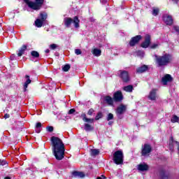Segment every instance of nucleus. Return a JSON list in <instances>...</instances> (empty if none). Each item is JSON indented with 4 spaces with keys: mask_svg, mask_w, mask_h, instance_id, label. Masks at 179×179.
Segmentation results:
<instances>
[{
    "mask_svg": "<svg viewBox=\"0 0 179 179\" xmlns=\"http://www.w3.org/2000/svg\"><path fill=\"white\" fill-rule=\"evenodd\" d=\"M51 142L52 145L53 155L57 160H62L65 157V145L62 140L58 137L52 136Z\"/></svg>",
    "mask_w": 179,
    "mask_h": 179,
    "instance_id": "obj_1",
    "label": "nucleus"
},
{
    "mask_svg": "<svg viewBox=\"0 0 179 179\" xmlns=\"http://www.w3.org/2000/svg\"><path fill=\"white\" fill-rule=\"evenodd\" d=\"M24 2L29 9H32V10H40L44 3V0H24Z\"/></svg>",
    "mask_w": 179,
    "mask_h": 179,
    "instance_id": "obj_2",
    "label": "nucleus"
},
{
    "mask_svg": "<svg viewBox=\"0 0 179 179\" xmlns=\"http://www.w3.org/2000/svg\"><path fill=\"white\" fill-rule=\"evenodd\" d=\"M158 66H166L168 64L171 62V55H164L163 56L159 57L157 55H155Z\"/></svg>",
    "mask_w": 179,
    "mask_h": 179,
    "instance_id": "obj_3",
    "label": "nucleus"
},
{
    "mask_svg": "<svg viewBox=\"0 0 179 179\" xmlns=\"http://www.w3.org/2000/svg\"><path fill=\"white\" fill-rule=\"evenodd\" d=\"M79 17L78 16H75L73 19L71 17H65L64 19V24L66 27H71V24L73 23L74 27L76 29H79V23H80Z\"/></svg>",
    "mask_w": 179,
    "mask_h": 179,
    "instance_id": "obj_4",
    "label": "nucleus"
},
{
    "mask_svg": "<svg viewBox=\"0 0 179 179\" xmlns=\"http://www.w3.org/2000/svg\"><path fill=\"white\" fill-rule=\"evenodd\" d=\"M113 162L117 165L122 164V163H124V153L122 150H117L114 152Z\"/></svg>",
    "mask_w": 179,
    "mask_h": 179,
    "instance_id": "obj_5",
    "label": "nucleus"
},
{
    "mask_svg": "<svg viewBox=\"0 0 179 179\" xmlns=\"http://www.w3.org/2000/svg\"><path fill=\"white\" fill-rule=\"evenodd\" d=\"M118 75L123 82L126 83L129 82V74L128 73V71L120 70L118 71Z\"/></svg>",
    "mask_w": 179,
    "mask_h": 179,
    "instance_id": "obj_6",
    "label": "nucleus"
},
{
    "mask_svg": "<svg viewBox=\"0 0 179 179\" xmlns=\"http://www.w3.org/2000/svg\"><path fill=\"white\" fill-rule=\"evenodd\" d=\"M152 152V147L150 145L145 144L142 148L141 155L146 157V156H149L150 152Z\"/></svg>",
    "mask_w": 179,
    "mask_h": 179,
    "instance_id": "obj_7",
    "label": "nucleus"
},
{
    "mask_svg": "<svg viewBox=\"0 0 179 179\" xmlns=\"http://www.w3.org/2000/svg\"><path fill=\"white\" fill-rule=\"evenodd\" d=\"M141 40H142V36H141V35H137V36L131 38V39L129 41L130 47H134V46L136 45V44H138V43H139V41H141Z\"/></svg>",
    "mask_w": 179,
    "mask_h": 179,
    "instance_id": "obj_8",
    "label": "nucleus"
},
{
    "mask_svg": "<svg viewBox=\"0 0 179 179\" xmlns=\"http://www.w3.org/2000/svg\"><path fill=\"white\" fill-rule=\"evenodd\" d=\"M173 80V77L170 74H166L162 78V83L164 85V86H166L167 83H170Z\"/></svg>",
    "mask_w": 179,
    "mask_h": 179,
    "instance_id": "obj_9",
    "label": "nucleus"
},
{
    "mask_svg": "<svg viewBox=\"0 0 179 179\" xmlns=\"http://www.w3.org/2000/svg\"><path fill=\"white\" fill-rule=\"evenodd\" d=\"M150 45V35L147 34L145 36L144 41L141 43L142 48H148Z\"/></svg>",
    "mask_w": 179,
    "mask_h": 179,
    "instance_id": "obj_10",
    "label": "nucleus"
},
{
    "mask_svg": "<svg viewBox=\"0 0 179 179\" xmlns=\"http://www.w3.org/2000/svg\"><path fill=\"white\" fill-rule=\"evenodd\" d=\"M127 111V106L121 104L119 106L116 110V114L118 118H121L120 115L124 112Z\"/></svg>",
    "mask_w": 179,
    "mask_h": 179,
    "instance_id": "obj_11",
    "label": "nucleus"
},
{
    "mask_svg": "<svg viewBox=\"0 0 179 179\" xmlns=\"http://www.w3.org/2000/svg\"><path fill=\"white\" fill-rule=\"evenodd\" d=\"M163 20L168 26H171V24H173V17H171V15L168 14L164 15Z\"/></svg>",
    "mask_w": 179,
    "mask_h": 179,
    "instance_id": "obj_12",
    "label": "nucleus"
},
{
    "mask_svg": "<svg viewBox=\"0 0 179 179\" xmlns=\"http://www.w3.org/2000/svg\"><path fill=\"white\" fill-rule=\"evenodd\" d=\"M113 99L115 101H122L124 99L122 92H121V91H117L113 95Z\"/></svg>",
    "mask_w": 179,
    "mask_h": 179,
    "instance_id": "obj_13",
    "label": "nucleus"
},
{
    "mask_svg": "<svg viewBox=\"0 0 179 179\" xmlns=\"http://www.w3.org/2000/svg\"><path fill=\"white\" fill-rule=\"evenodd\" d=\"M138 171H148L149 170V166L146 163H142L137 166Z\"/></svg>",
    "mask_w": 179,
    "mask_h": 179,
    "instance_id": "obj_14",
    "label": "nucleus"
},
{
    "mask_svg": "<svg viewBox=\"0 0 179 179\" xmlns=\"http://www.w3.org/2000/svg\"><path fill=\"white\" fill-rule=\"evenodd\" d=\"M73 177L78 178H85V173L83 172L75 171L72 173Z\"/></svg>",
    "mask_w": 179,
    "mask_h": 179,
    "instance_id": "obj_15",
    "label": "nucleus"
},
{
    "mask_svg": "<svg viewBox=\"0 0 179 179\" xmlns=\"http://www.w3.org/2000/svg\"><path fill=\"white\" fill-rule=\"evenodd\" d=\"M25 78H26L27 80L24 83V92L27 91V87H29V85H30V83H31V80H30V76L27 75V76H25Z\"/></svg>",
    "mask_w": 179,
    "mask_h": 179,
    "instance_id": "obj_16",
    "label": "nucleus"
},
{
    "mask_svg": "<svg viewBox=\"0 0 179 179\" xmlns=\"http://www.w3.org/2000/svg\"><path fill=\"white\" fill-rule=\"evenodd\" d=\"M81 117H82L83 121H84V122H88L89 124H93V122H94V119L87 118L86 117V114L85 113H83L81 115Z\"/></svg>",
    "mask_w": 179,
    "mask_h": 179,
    "instance_id": "obj_17",
    "label": "nucleus"
},
{
    "mask_svg": "<svg viewBox=\"0 0 179 179\" xmlns=\"http://www.w3.org/2000/svg\"><path fill=\"white\" fill-rule=\"evenodd\" d=\"M156 90H152L148 95V99L152 101H155V100H156Z\"/></svg>",
    "mask_w": 179,
    "mask_h": 179,
    "instance_id": "obj_18",
    "label": "nucleus"
},
{
    "mask_svg": "<svg viewBox=\"0 0 179 179\" xmlns=\"http://www.w3.org/2000/svg\"><path fill=\"white\" fill-rule=\"evenodd\" d=\"M146 71H148V66L146 65H143L136 69L137 73H143V72H146Z\"/></svg>",
    "mask_w": 179,
    "mask_h": 179,
    "instance_id": "obj_19",
    "label": "nucleus"
},
{
    "mask_svg": "<svg viewBox=\"0 0 179 179\" xmlns=\"http://www.w3.org/2000/svg\"><path fill=\"white\" fill-rule=\"evenodd\" d=\"M103 100L109 106H113V104H114V101H113V98H111V96H105L103 98Z\"/></svg>",
    "mask_w": 179,
    "mask_h": 179,
    "instance_id": "obj_20",
    "label": "nucleus"
},
{
    "mask_svg": "<svg viewBox=\"0 0 179 179\" xmlns=\"http://www.w3.org/2000/svg\"><path fill=\"white\" fill-rule=\"evenodd\" d=\"M92 52L94 57H100L101 55V50L99 48L92 49Z\"/></svg>",
    "mask_w": 179,
    "mask_h": 179,
    "instance_id": "obj_21",
    "label": "nucleus"
},
{
    "mask_svg": "<svg viewBox=\"0 0 179 179\" xmlns=\"http://www.w3.org/2000/svg\"><path fill=\"white\" fill-rule=\"evenodd\" d=\"M27 50V46L26 45H23L22 47L20 48L19 52L17 53L18 57H22L23 54H24V51Z\"/></svg>",
    "mask_w": 179,
    "mask_h": 179,
    "instance_id": "obj_22",
    "label": "nucleus"
},
{
    "mask_svg": "<svg viewBox=\"0 0 179 179\" xmlns=\"http://www.w3.org/2000/svg\"><path fill=\"white\" fill-rule=\"evenodd\" d=\"M84 129L87 132H90V131H93V129H94V128L92 126H91L90 124L85 123L84 124Z\"/></svg>",
    "mask_w": 179,
    "mask_h": 179,
    "instance_id": "obj_23",
    "label": "nucleus"
},
{
    "mask_svg": "<svg viewBox=\"0 0 179 179\" xmlns=\"http://www.w3.org/2000/svg\"><path fill=\"white\" fill-rule=\"evenodd\" d=\"M43 23H44V21L40 19H36V20L35 21V26L36 27H42Z\"/></svg>",
    "mask_w": 179,
    "mask_h": 179,
    "instance_id": "obj_24",
    "label": "nucleus"
},
{
    "mask_svg": "<svg viewBox=\"0 0 179 179\" xmlns=\"http://www.w3.org/2000/svg\"><path fill=\"white\" fill-rule=\"evenodd\" d=\"M123 90H124V92L131 93L134 90V87L132 85H127L126 87H124Z\"/></svg>",
    "mask_w": 179,
    "mask_h": 179,
    "instance_id": "obj_25",
    "label": "nucleus"
},
{
    "mask_svg": "<svg viewBox=\"0 0 179 179\" xmlns=\"http://www.w3.org/2000/svg\"><path fill=\"white\" fill-rule=\"evenodd\" d=\"M91 156H97L100 153V150L98 149H92L90 150Z\"/></svg>",
    "mask_w": 179,
    "mask_h": 179,
    "instance_id": "obj_26",
    "label": "nucleus"
},
{
    "mask_svg": "<svg viewBox=\"0 0 179 179\" xmlns=\"http://www.w3.org/2000/svg\"><path fill=\"white\" fill-rule=\"evenodd\" d=\"M47 17H48V15L46 14V13H40V18L41 19V20L45 22V20H47Z\"/></svg>",
    "mask_w": 179,
    "mask_h": 179,
    "instance_id": "obj_27",
    "label": "nucleus"
},
{
    "mask_svg": "<svg viewBox=\"0 0 179 179\" xmlns=\"http://www.w3.org/2000/svg\"><path fill=\"white\" fill-rule=\"evenodd\" d=\"M171 121V122H173V124H174L176 122H178L179 117L177 115H174L172 116Z\"/></svg>",
    "mask_w": 179,
    "mask_h": 179,
    "instance_id": "obj_28",
    "label": "nucleus"
},
{
    "mask_svg": "<svg viewBox=\"0 0 179 179\" xmlns=\"http://www.w3.org/2000/svg\"><path fill=\"white\" fill-rule=\"evenodd\" d=\"M159 8H152V15L157 16L159 15Z\"/></svg>",
    "mask_w": 179,
    "mask_h": 179,
    "instance_id": "obj_29",
    "label": "nucleus"
},
{
    "mask_svg": "<svg viewBox=\"0 0 179 179\" xmlns=\"http://www.w3.org/2000/svg\"><path fill=\"white\" fill-rule=\"evenodd\" d=\"M137 56L140 57V58H143L145 57V52L143 50L137 51Z\"/></svg>",
    "mask_w": 179,
    "mask_h": 179,
    "instance_id": "obj_30",
    "label": "nucleus"
},
{
    "mask_svg": "<svg viewBox=\"0 0 179 179\" xmlns=\"http://www.w3.org/2000/svg\"><path fill=\"white\" fill-rule=\"evenodd\" d=\"M71 69V66L69 64H66L62 67V71L64 72H68Z\"/></svg>",
    "mask_w": 179,
    "mask_h": 179,
    "instance_id": "obj_31",
    "label": "nucleus"
},
{
    "mask_svg": "<svg viewBox=\"0 0 179 179\" xmlns=\"http://www.w3.org/2000/svg\"><path fill=\"white\" fill-rule=\"evenodd\" d=\"M31 55L34 58H38V57H40V54H38L37 51L34 50L31 52Z\"/></svg>",
    "mask_w": 179,
    "mask_h": 179,
    "instance_id": "obj_32",
    "label": "nucleus"
},
{
    "mask_svg": "<svg viewBox=\"0 0 179 179\" xmlns=\"http://www.w3.org/2000/svg\"><path fill=\"white\" fill-rule=\"evenodd\" d=\"M107 121H111V120H114V115L113 113H109L106 117Z\"/></svg>",
    "mask_w": 179,
    "mask_h": 179,
    "instance_id": "obj_33",
    "label": "nucleus"
},
{
    "mask_svg": "<svg viewBox=\"0 0 179 179\" xmlns=\"http://www.w3.org/2000/svg\"><path fill=\"white\" fill-rule=\"evenodd\" d=\"M157 47H159V43H152L150 46V48H151L152 50H155V49L157 48Z\"/></svg>",
    "mask_w": 179,
    "mask_h": 179,
    "instance_id": "obj_34",
    "label": "nucleus"
},
{
    "mask_svg": "<svg viewBox=\"0 0 179 179\" xmlns=\"http://www.w3.org/2000/svg\"><path fill=\"white\" fill-rule=\"evenodd\" d=\"M102 117H103V114L100 112L98 113L95 117L96 121H98V120H100V118H102Z\"/></svg>",
    "mask_w": 179,
    "mask_h": 179,
    "instance_id": "obj_35",
    "label": "nucleus"
},
{
    "mask_svg": "<svg viewBox=\"0 0 179 179\" xmlns=\"http://www.w3.org/2000/svg\"><path fill=\"white\" fill-rule=\"evenodd\" d=\"M57 47L58 45L55 43H52L50 45V50H55V48H57Z\"/></svg>",
    "mask_w": 179,
    "mask_h": 179,
    "instance_id": "obj_36",
    "label": "nucleus"
},
{
    "mask_svg": "<svg viewBox=\"0 0 179 179\" xmlns=\"http://www.w3.org/2000/svg\"><path fill=\"white\" fill-rule=\"evenodd\" d=\"M75 54L76 55H80V54H82V50H80V49H76Z\"/></svg>",
    "mask_w": 179,
    "mask_h": 179,
    "instance_id": "obj_37",
    "label": "nucleus"
},
{
    "mask_svg": "<svg viewBox=\"0 0 179 179\" xmlns=\"http://www.w3.org/2000/svg\"><path fill=\"white\" fill-rule=\"evenodd\" d=\"M54 131V127L52 126H49L47 127V131L48 132H52Z\"/></svg>",
    "mask_w": 179,
    "mask_h": 179,
    "instance_id": "obj_38",
    "label": "nucleus"
},
{
    "mask_svg": "<svg viewBox=\"0 0 179 179\" xmlns=\"http://www.w3.org/2000/svg\"><path fill=\"white\" fill-rule=\"evenodd\" d=\"M93 113H94V110H93V108H91L88 110L87 114L88 115H92Z\"/></svg>",
    "mask_w": 179,
    "mask_h": 179,
    "instance_id": "obj_39",
    "label": "nucleus"
},
{
    "mask_svg": "<svg viewBox=\"0 0 179 179\" xmlns=\"http://www.w3.org/2000/svg\"><path fill=\"white\" fill-rule=\"evenodd\" d=\"M6 164H8L6 161L5 160H1L0 166H6Z\"/></svg>",
    "mask_w": 179,
    "mask_h": 179,
    "instance_id": "obj_40",
    "label": "nucleus"
},
{
    "mask_svg": "<svg viewBox=\"0 0 179 179\" xmlns=\"http://www.w3.org/2000/svg\"><path fill=\"white\" fill-rule=\"evenodd\" d=\"M173 29L176 33H179V27L178 26H173Z\"/></svg>",
    "mask_w": 179,
    "mask_h": 179,
    "instance_id": "obj_41",
    "label": "nucleus"
},
{
    "mask_svg": "<svg viewBox=\"0 0 179 179\" xmlns=\"http://www.w3.org/2000/svg\"><path fill=\"white\" fill-rule=\"evenodd\" d=\"M36 128H41V122H37L36 125Z\"/></svg>",
    "mask_w": 179,
    "mask_h": 179,
    "instance_id": "obj_42",
    "label": "nucleus"
},
{
    "mask_svg": "<svg viewBox=\"0 0 179 179\" xmlns=\"http://www.w3.org/2000/svg\"><path fill=\"white\" fill-rule=\"evenodd\" d=\"M36 132L37 134H40V132H41V128H38V127H36Z\"/></svg>",
    "mask_w": 179,
    "mask_h": 179,
    "instance_id": "obj_43",
    "label": "nucleus"
},
{
    "mask_svg": "<svg viewBox=\"0 0 179 179\" xmlns=\"http://www.w3.org/2000/svg\"><path fill=\"white\" fill-rule=\"evenodd\" d=\"M75 113V109L72 108L69 110V114H73Z\"/></svg>",
    "mask_w": 179,
    "mask_h": 179,
    "instance_id": "obj_44",
    "label": "nucleus"
},
{
    "mask_svg": "<svg viewBox=\"0 0 179 179\" xmlns=\"http://www.w3.org/2000/svg\"><path fill=\"white\" fill-rule=\"evenodd\" d=\"M107 1L108 0H101V1L103 3V5H106V3H107Z\"/></svg>",
    "mask_w": 179,
    "mask_h": 179,
    "instance_id": "obj_45",
    "label": "nucleus"
},
{
    "mask_svg": "<svg viewBox=\"0 0 179 179\" xmlns=\"http://www.w3.org/2000/svg\"><path fill=\"white\" fill-rule=\"evenodd\" d=\"M9 117H10V115H9V114H8V113H6V114H5L4 115V118L6 120L7 118H9Z\"/></svg>",
    "mask_w": 179,
    "mask_h": 179,
    "instance_id": "obj_46",
    "label": "nucleus"
},
{
    "mask_svg": "<svg viewBox=\"0 0 179 179\" xmlns=\"http://www.w3.org/2000/svg\"><path fill=\"white\" fill-rule=\"evenodd\" d=\"M96 179H106V176H101V177H97Z\"/></svg>",
    "mask_w": 179,
    "mask_h": 179,
    "instance_id": "obj_47",
    "label": "nucleus"
},
{
    "mask_svg": "<svg viewBox=\"0 0 179 179\" xmlns=\"http://www.w3.org/2000/svg\"><path fill=\"white\" fill-rule=\"evenodd\" d=\"M113 124H114L113 121H109L108 122V125H113Z\"/></svg>",
    "mask_w": 179,
    "mask_h": 179,
    "instance_id": "obj_48",
    "label": "nucleus"
},
{
    "mask_svg": "<svg viewBox=\"0 0 179 179\" xmlns=\"http://www.w3.org/2000/svg\"><path fill=\"white\" fill-rule=\"evenodd\" d=\"M162 179H169V177L166 176L165 175H164L162 176Z\"/></svg>",
    "mask_w": 179,
    "mask_h": 179,
    "instance_id": "obj_49",
    "label": "nucleus"
},
{
    "mask_svg": "<svg viewBox=\"0 0 179 179\" xmlns=\"http://www.w3.org/2000/svg\"><path fill=\"white\" fill-rule=\"evenodd\" d=\"M4 179H12V178H11V177H9V176H6V177L4 178Z\"/></svg>",
    "mask_w": 179,
    "mask_h": 179,
    "instance_id": "obj_50",
    "label": "nucleus"
},
{
    "mask_svg": "<svg viewBox=\"0 0 179 179\" xmlns=\"http://www.w3.org/2000/svg\"><path fill=\"white\" fill-rule=\"evenodd\" d=\"M45 52H46V54H48V52H50V50H49L48 49H47V50H45Z\"/></svg>",
    "mask_w": 179,
    "mask_h": 179,
    "instance_id": "obj_51",
    "label": "nucleus"
},
{
    "mask_svg": "<svg viewBox=\"0 0 179 179\" xmlns=\"http://www.w3.org/2000/svg\"><path fill=\"white\" fill-rule=\"evenodd\" d=\"M173 2H176L177 3V2H178V0H172Z\"/></svg>",
    "mask_w": 179,
    "mask_h": 179,
    "instance_id": "obj_52",
    "label": "nucleus"
},
{
    "mask_svg": "<svg viewBox=\"0 0 179 179\" xmlns=\"http://www.w3.org/2000/svg\"><path fill=\"white\" fill-rule=\"evenodd\" d=\"M91 22H94V20H93V18H91Z\"/></svg>",
    "mask_w": 179,
    "mask_h": 179,
    "instance_id": "obj_53",
    "label": "nucleus"
},
{
    "mask_svg": "<svg viewBox=\"0 0 179 179\" xmlns=\"http://www.w3.org/2000/svg\"><path fill=\"white\" fill-rule=\"evenodd\" d=\"M27 11H28V12H30V10L28 9Z\"/></svg>",
    "mask_w": 179,
    "mask_h": 179,
    "instance_id": "obj_54",
    "label": "nucleus"
}]
</instances>
